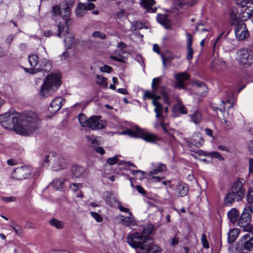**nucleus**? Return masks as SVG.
I'll use <instances>...</instances> for the list:
<instances>
[{"instance_id": "18", "label": "nucleus", "mask_w": 253, "mask_h": 253, "mask_svg": "<svg viewBox=\"0 0 253 253\" xmlns=\"http://www.w3.org/2000/svg\"><path fill=\"white\" fill-rule=\"evenodd\" d=\"M175 78L176 80L175 86L179 89H182L184 88V82L189 79V76L186 73H180L176 74Z\"/></svg>"}, {"instance_id": "49", "label": "nucleus", "mask_w": 253, "mask_h": 253, "mask_svg": "<svg viewBox=\"0 0 253 253\" xmlns=\"http://www.w3.org/2000/svg\"><path fill=\"white\" fill-rule=\"evenodd\" d=\"M90 214L97 222H101L102 221V217L97 212L91 211Z\"/></svg>"}, {"instance_id": "35", "label": "nucleus", "mask_w": 253, "mask_h": 253, "mask_svg": "<svg viewBox=\"0 0 253 253\" xmlns=\"http://www.w3.org/2000/svg\"><path fill=\"white\" fill-rule=\"evenodd\" d=\"M239 235V231L236 229L230 230L228 234L227 241L229 243H233Z\"/></svg>"}, {"instance_id": "37", "label": "nucleus", "mask_w": 253, "mask_h": 253, "mask_svg": "<svg viewBox=\"0 0 253 253\" xmlns=\"http://www.w3.org/2000/svg\"><path fill=\"white\" fill-rule=\"evenodd\" d=\"M65 36L66 37L64 39L65 45L66 47L70 48L75 43L74 36L70 33H68V34Z\"/></svg>"}, {"instance_id": "41", "label": "nucleus", "mask_w": 253, "mask_h": 253, "mask_svg": "<svg viewBox=\"0 0 253 253\" xmlns=\"http://www.w3.org/2000/svg\"><path fill=\"white\" fill-rule=\"evenodd\" d=\"M219 107L216 106L215 104H211V108L216 112H217L218 110L220 111L221 112H223L225 110V103L223 101H221V104L219 105Z\"/></svg>"}, {"instance_id": "64", "label": "nucleus", "mask_w": 253, "mask_h": 253, "mask_svg": "<svg viewBox=\"0 0 253 253\" xmlns=\"http://www.w3.org/2000/svg\"><path fill=\"white\" fill-rule=\"evenodd\" d=\"M248 149L249 151L253 154V141H250L248 143Z\"/></svg>"}, {"instance_id": "22", "label": "nucleus", "mask_w": 253, "mask_h": 253, "mask_svg": "<svg viewBox=\"0 0 253 253\" xmlns=\"http://www.w3.org/2000/svg\"><path fill=\"white\" fill-rule=\"evenodd\" d=\"M198 0H178L176 3V7L177 9L179 8H185L189 6H192L198 2Z\"/></svg>"}, {"instance_id": "38", "label": "nucleus", "mask_w": 253, "mask_h": 253, "mask_svg": "<svg viewBox=\"0 0 253 253\" xmlns=\"http://www.w3.org/2000/svg\"><path fill=\"white\" fill-rule=\"evenodd\" d=\"M96 82L99 85L102 86L104 88L107 87L108 84L107 79L101 75H97L96 76Z\"/></svg>"}, {"instance_id": "2", "label": "nucleus", "mask_w": 253, "mask_h": 253, "mask_svg": "<svg viewBox=\"0 0 253 253\" xmlns=\"http://www.w3.org/2000/svg\"><path fill=\"white\" fill-rule=\"evenodd\" d=\"M162 78L161 77L154 78L152 83V91L148 90L145 91L144 94L143 98L152 99V104L155 106L154 112L156 113V118L162 117V105L158 102V100L161 98V96L158 94H161L164 100L167 103H169V98L167 89L163 86H159V84L162 82Z\"/></svg>"}, {"instance_id": "6", "label": "nucleus", "mask_w": 253, "mask_h": 253, "mask_svg": "<svg viewBox=\"0 0 253 253\" xmlns=\"http://www.w3.org/2000/svg\"><path fill=\"white\" fill-rule=\"evenodd\" d=\"M230 20L231 25H234V32L237 39L239 41L243 40L249 37L246 24L240 20L238 17L237 10L234 8L230 13Z\"/></svg>"}, {"instance_id": "32", "label": "nucleus", "mask_w": 253, "mask_h": 253, "mask_svg": "<svg viewBox=\"0 0 253 253\" xmlns=\"http://www.w3.org/2000/svg\"><path fill=\"white\" fill-rule=\"evenodd\" d=\"M189 116L191 121L195 124H199L202 120L201 113L198 110L194 111Z\"/></svg>"}, {"instance_id": "14", "label": "nucleus", "mask_w": 253, "mask_h": 253, "mask_svg": "<svg viewBox=\"0 0 253 253\" xmlns=\"http://www.w3.org/2000/svg\"><path fill=\"white\" fill-rule=\"evenodd\" d=\"M100 116H93L89 118L88 124L87 127L92 129L104 128L105 127V123L101 119Z\"/></svg>"}, {"instance_id": "31", "label": "nucleus", "mask_w": 253, "mask_h": 253, "mask_svg": "<svg viewBox=\"0 0 253 253\" xmlns=\"http://www.w3.org/2000/svg\"><path fill=\"white\" fill-rule=\"evenodd\" d=\"M69 26L66 25L65 26L63 24L60 22L58 25V33L57 34V36L61 38L62 36H65L68 34L69 33V28L68 27Z\"/></svg>"}, {"instance_id": "12", "label": "nucleus", "mask_w": 253, "mask_h": 253, "mask_svg": "<svg viewBox=\"0 0 253 253\" xmlns=\"http://www.w3.org/2000/svg\"><path fill=\"white\" fill-rule=\"evenodd\" d=\"M237 60L238 63L245 67H249L252 64V56L249 54V50L242 48L237 51Z\"/></svg>"}, {"instance_id": "62", "label": "nucleus", "mask_w": 253, "mask_h": 253, "mask_svg": "<svg viewBox=\"0 0 253 253\" xmlns=\"http://www.w3.org/2000/svg\"><path fill=\"white\" fill-rule=\"evenodd\" d=\"M118 47L120 48L122 52L124 53L125 51L123 50V49L126 48V45L125 42H121L118 43Z\"/></svg>"}, {"instance_id": "13", "label": "nucleus", "mask_w": 253, "mask_h": 253, "mask_svg": "<svg viewBox=\"0 0 253 253\" xmlns=\"http://www.w3.org/2000/svg\"><path fill=\"white\" fill-rule=\"evenodd\" d=\"M248 2L250 3H247L245 5L237 4L242 8L240 16L242 21L250 18L253 14V0H249Z\"/></svg>"}, {"instance_id": "53", "label": "nucleus", "mask_w": 253, "mask_h": 253, "mask_svg": "<svg viewBox=\"0 0 253 253\" xmlns=\"http://www.w3.org/2000/svg\"><path fill=\"white\" fill-rule=\"evenodd\" d=\"M202 24H199L196 28V30L197 31H199L201 33H203L204 32H209L211 30V28L209 27L208 28H201V26H202Z\"/></svg>"}, {"instance_id": "5", "label": "nucleus", "mask_w": 253, "mask_h": 253, "mask_svg": "<svg viewBox=\"0 0 253 253\" xmlns=\"http://www.w3.org/2000/svg\"><path fill=\"white\" fill-rule=\"evenodd\" d=\"M28 60L31 68H26L25 71L31 74H34L42 71L49 72L52 68L51 64L49 60L43 58L40 62L39 57L36 54L29 55Z\"/></svg>"}, {"instance_id": "60", "label": "nucleus", "mask_w": 253, "mask_h": 253, "mask_svg": "<svg viewBox=\"0 0 253 253\" xmlns=\"http://www.w3.org/2000/svg\"><path fill=\"white\" fill-rule=\"evenodd\" d=\"M86 139L91 142V144H95L96 142V138L95 136H86Z\"/></svg>"}, {"instance_id": "56", "label": "nucleus", "mask_w": 253, "mask_h": 253, "mask_svg": "<svg viewBox=\"0 0 253 253\" xmlns=\"http://www.w3.org/2000/svg\"><path fill=\"white\" fill-rule=\"evenodd\" d=\"M60 11L61 9L58 6L55 5L52 7V13L54 15H59L60 16Z\"/></svg>"}, {"instance_id": "21", "label": "nucleus", "mask_w": 253, "mask_h": 253, "mask_svg": "<svg viewBox=\"0 0 253 253\" xmlns=\"http://www.w3.org/2000/svg\"><path fill=\"white\" fill-rule=\"evenodd\" d=\"M187 37V55L186 59L188 60H191L193 58V49L192 47L193 43V37L192 35L188 33H186Z\"/></svg>"}, {"instance_id": "17", "label": "nucleus", "mask_w": 253, "mask_h": 253, "mask_svg": "<svg viewBox=\"0 0 253 253\" xmlns=\"http://www.w3.org/2000/svg\"><path fill=\"white\" fill-rule=\"evenodd\" d=\"M63 99L61 97L55 98L50 103L48 110L51 114H54L60 109L62 106Z\"/></svg>"}, {"instance_id": "19", "label": "nucleus", "mask_w": 253, "mask_h": 253, "mask_svg": "<svg viewBox=\"0 0 253 253\" xmlns=\"http://www.w3.org/2000/svg\"><path fill=\"white\" fill-rule=\"evenodd\" d=\"M71 10L69 6L65 4L63 8L61 9L60 16L65 21V23L67 26H70L72 24V20L70 18Z\"/></svg>"}, {"instance_id": "55", "label": "nucleus", "mask_w": 253, "mask_h": 253, "mask_svg": "<svg viewBox=\"0 0 253 253\" xmlns=\"http://www.w3.org/2000/svg\"><path fill=\"white\" fill-rule=\"evenodd\" d=\"M118 161V158L116 156L113 157L112 158H108L107 159V163H108L110 165H113L116 164Z\"/></svg>"}, {"instance_id": "45", "label": "nucleus", "mask_w": 253, "mask_h": 253, "mask_svg": "<svg viewBox=\"0 0 253 253\" xmlns=\"http://www.w3.org/2000/svg\"><path fill=\"white\" fill-rule=\"evenodd\" d=\"M92 37L94 38H99L100 39H104L106 35L104 33L99 31H95L92 34Z\"/></svg>"}, {"instance_id": "7", "label": "nucleus", "mask_w": 253, "mask_h": 253, "mask_svg": "<svg viewBox=\"0 0 253 253\" xmlns=\"http://www.w3.org/2000/svg\"><path fill=\"white\" fill-rule=\"evenodd\" d=\"M153 227L149 225L145 227L141 233L134 232L129 235L126 238L127 243L132 248H136V246L144 244L146 242L152 241V239L149 236L152 232Z\"/></svg>"}, {"instance_id": "58", "label": "nucleus", "mask_w": 253, "mask_h": 253, "mask_svg": "<svg viewBox=\"0 0 253 253\" xmlns=\"http://www.w3.org/2000/svg\"><path fill=\"white\" fill-rule=\"evenodd\" d=\"M14 38V36L13 35H8L5 40V42L8 45H10Z\"/></svg>"}, {"instance_id": "34", "label": "nucleus", "mask_w": 253, "mask_h": 253, "mask_svg": "<svg viewBox=\"0 0 253 253\" xmlns=\"http://www.w3.org/2000/svg\"><path fill=\"white\" fill-rule=\"evenodd\" d=\"M76 15L78 17H82L86 13V10L84 4L82 2H80L75 10Z\"/></svg>"}, {"instance_id": "11", "label": "nucleus", "mask_w": 253, "mask_h": 253, "mask_svg": "<svg viewBox=\"0 0 253 253\" xmlns=\"http://www.w3.org/2000/svg\"><path fill=\"white\" fill-rule=\"evenodd\" d=\"M251 214L247 211V208H245L237 222V224L244 231L251 232L253 229L251 224Z\"/></svg>"}, {"instance_id": "52", "label": "nucleus", "mask_w": 253, "mask_h": 253, "mask_svg": "<svg viewBox=\"0 0 253 253\" xmlns=\"http://www.w3.org/2000/svg\"><path fill=\"white\" fill-rule=\"evenodd\" d=\"M86 10H91L95 8V5L92 2L84 3Z\"/></svg>"}, {"instance_id": "24", "label": "nucleus", "mask_w": 253, "mask_h": 253, "mask_svg": "<svg viewBox=\"0 0 253 253\" xmlns=\"http://www.w3.org/2000/svg\"><path fill=\"white\" fill-rule=\"evenodd\" d=\"M155 4L154 0H141L140 4L144 8L146 9L148 12H156V8L154 9L152 8L153 6Z\"/></svg>"}, {"instance_id": "47", "label": "nucleus", "mask_w": 253, "mask_h": 253, "mask_svg": "<svg viewBox=\"0 0 253 253\" xmlns=\"http://www.w3.org/2000/svg\"><path fill=\"white\" fill-rule=\"evenodd\" d=\"M201 242H202L203 246L205 248L208 249L209 248V243L207 240L206 235L205 234H203L202 235Z\"/></svg>"}, {"instance_id": "48", "label": "nucleus", "mask_w": 253, "mask_h": 253, "mask_svg": "<svg viewBox=\"0 0 253 253\" xmlns=\"http://www.w3.org/2000/svg\"><path fill=\"white\" fill-rule=\"evenodd\" d=\"M247 201L249 203L253 202V188H250L247 195Z\"/></svg>"}, {"instance_id": "1", "label": "nucleus", "mask_w": 253, "mask_h": 253, "mask_svg": "<svg viewBox=\"0 0 253 253\" xmlns=\"http://www.w3.org/2000/svg\"><path fill=\"white\" fill-rule=\"evenodd\" d=\"M38 117L34 112H6L0 115V124L6 129H12L17 134L28 136L39 127Z\"/></svg>"}, {"instance_id": "54", "label": "nucleus", "mask_w": 253, "mask_h": 253, "mask_svg": "<svg viewBox=\"0 0 253 253\" xmlns=\"http://www.w3.org/2000/svg\"><path fill=\"white\" fill-rule=\"evenodd\" d=\"M100 70L102 72L110 73L112 68L108 65H104L103 67H101Z\"/></svg>"}, {"instance_id": "28", "label": "nucleus", "mask_w": 253, "mask_h": 253, "mask_svg": "<svg viewBox=\"0 0 253 253\" xmlns=\"http://www.w3.org/2000/svg\"><path fill=\"white\" fill-rule=\"evenodd\" d=\"M191 143L197 147H201L204 143V139L201 134L200 133L194 134Z\"/></svg>"}, {"instance_id": "43", "label": "nucleus", "mask_w": 253, "mask_h": 253, "mask_svg": "<svg viewBox=\"0 0 253 253\" xmlns=\"http://www.w3.org/2000/svg\"><path fill=\"white\" fill-rule=\"evenodd\" d=\"M176 108L178 111L183 114L187 113V111L186 107L181 103H179L177 104Z\"/></svg>"}, {"instance_id": "50", "label": "nucleus", "mask_w": 253, "mask_h": 253, "mask_svg": "<svg viewBox=\"0 0 253 253\" xmlns=\"http://www.w3.org/2000/svg\"><path fill=\"white\" fill-rule=\"evenodd\" d=\"M1 200L6 203L15 202L16 200V198L15 197H3L1 198Z\"/></svg>"}, {"instance_id": "63", "label": "nucleus", "mask_w": 253, "mask_h": 253, "mask_svg": "<svg viewBox=\"0 0 253 253\" xmlns=\"http://www.w3.org/2000/svg\"><path fill=\"white\" fill-rule=\"evenodd\" d=\"M13 230L16 235L20 236L21 234V228L19 226L12 227Z\"/></svg>"}, {"instance_id": "42", "label": "nucleus", "mask_w": 253, "mask_h": 253, "mask_svg": "<svg viewBox=\"0 0 253 253\" xmlns=\"http://www.w3.org/2000/svg\"><path fill=\"white\" fill-rule=\"evenodd\" d=\"M144 27L143 23L139 21H134L132 23V27L131 29L132 31H136L137 30H140L143 28Z\"/></svg>"}, {"instance_id": "27", "label": "nucleus", "mask_w": 253, "mask_h": 253, "mask_svg": "<svg viewBox=\"0 0 253 253\" xmlns=\"http://www.w3.org/2000/svg\"><path fill=\"white\" fill-rule=\"evenodd\" d=\"M196 85V90L197 93L199 95L204 96L205 93L207 91L208 88L205 84L200 81H196L195 82Z\"/></svg>"}, {"instance_id": "9", "label": "nucleus", "mask_w": 253, "mask_h": 253, "mask_svg": "<svg viewBox=\"0 0 253 253\" xmlns=\"http://www.w3.org/2000/svg\"><path fill=\"white\" fill-rule=\"evenodd\" d=\"M122 134H127L131 137L141 138L150 143H154L159 140V137L156 134L144 131L138 127H136L133 129H127L124 131Z\"/></svg>"}, {"instance_id": "15", "label": "nucleus", "mask_w": 253, "mask_h": 253, "mask_svg": "<svg viewBox=\"0 0 253 253\" xmlns=\"http://www.w3.org/2000/svg\"><path fill=\"white\" fill-rule=\"evenodd\" d=\"M240 242L244 250L249 251L253 250V233L249 232L246 234L242 237Z\"/></svg>"}, {"instance_id": "16", "label": "nucleus", "mask_w": 253, "mask_h": 253, "mask_svg": "<svg viewBox=\"0 0 253 253\" xmlns=\"http://www.w3.org/2000/svg\"><path fill=\"white\" fill-rule=\"evenodd\" d=\"M139 248L142 251H146L147 253H161V250L157 245L153 244L152 241L146 242L144 244L142 243L136 246V248Z\"/></svg>"}, {"instance_id": "23", "label": "nucleus", "mask_w": 253, "mask_h": 253, "mask_svg": "<svg viewBox=\"0 0 253 253\" xmlns=\"http://www.w3.org/2000/svg\"><path fill=\"white\" fill-rule=\"evenodd\" d=\"M103 196L106 204L110 207H113L114 204L118 202L116 199L113 197V193L111 191L104 192Z\"/></svg>"}, {"instance_id": "33", "label": "nucleus", "mask_w": 253, "mask_h": 253, "mask_svg": "<svg viewBox=\"0 0 253 253\" xmlns=\"http://www.w3.org/2000/svg\"><path fill=\"white\" fill-rule=\"evenodd\" d=\"M49 224L52 227L57 229H62L65 227L64 222L60 221L56 218H53L49 221Z\"/></svg>"}, {"instance_id": "3", "label": "nucleus", "mask_w": 253, "mask_h": 253, "mask_svg": "<svg viewBox=\"0 0 253 253\" xmlns=\"http://www.w3.org/2000/svg\"><path fill=\"white\" fill-rule=\"evenodd\" d=\"M61 77L58 74L51 73L46 77L39 92L41 98H46L53 94L60 86Z\"/></svg>"}, {"instance_id": "61", "label": "nucleus", "mask_w": 253, "mask_h": 253, "mask_svg": "<svg viewBox=\"0 0 253 253\" xmlns=\"http://www.w3.org/2000/svg\"><path fill=\"white\" fill-rule=\"evenodd\" d=\"M81 184L80 183H73L70 185V188L74 191H77Z\"/></svg>"}, {"instance_id": "39", "label": "nucleus", "mask_w": 253, "mask_h": 253, "mask_svg": "<svg viewBox=\"0 0 253 253\" xmlns=\"http://www.w3.org/2000/svg\"><path fill=\"white\" fill-rule=\"evenodd\" d=\"M157 19L158 22L166 28L169 29V22L165 15H160L158 16Z\"/></svg>"}, {"instance_id": "25", "label": "nucleus", "mask_w": 253, "mask_h": 253, "mask_svg": "<svg viewBox=\"0 0 253 253\" xmlns=\"http://www.w3.org/2000/svg\"><path fill=\"white\" fill-rule=\"evenodd\" d=\"M240 212L239 211L235 209H231L227 213L228 217L231 222L233 223H236L239 218Z\"/></svg>"}, {"instance_id": "36", "label": "nucleus", "mask_w": 253, "mask_h": 253, "mask_svg": "<svg viewBox=\"0 0 253 253\" xmlns=\"http://www.w3.org/2000/svg\"><path fill=\"white\" fill-rule=\"evenodd\" d=\"M121 216L123 218L121 220V223L122 224L127 226H129L130 225H133L134 224V220L133 217L131 215L129 216H125L124 215H121Z\"/></svg>"}, {"instance_id": "46", "label": "nucleus", "mask_w": 253, "mask_h": 253, "mask_svg": "<svg viewBox=\"0 0 253 253\" xmlns=\"http://www.w3.org/2000/svg\"><path fill=\"white\" fill-rule=\"evenodd\" d=\"M118 207L120 211L122 212H128L129 215L132 216V213L129 211L128 209L125 208L122 206V203L121 202H117Z\"/></svg>"}, {"instance_id": "4", "label": "nucleus", "mask_w": 253, "mask_h": 253, "mask_svg": "<svg viewBox=\"0 0 253 253\" xmlns=\"http://www.w3.org/2000/svg\"><path fill=\"white\" fill-rule=\"evenodd\" d=\"M244 180L239 179L232 185L230 190L226 194L224 199L225 206L231 205L236 200L237 201L242 200L244 197L246 190L243 188Z\"/></svg>"}, {"instance_id": "26", "label": "nucleus", "mask_w": 253, "mask_h": 253, "mask_svg": "<svg viewBox=\"0 0 253 253\" xmlns=\"http://www.w3.org/2000/svg\"><path fill=\"white\" fill-rule=\"evenodd\" d=\"M188 187L187 184L183 183H179L176 187V192L180 197L186 195L188 192Z\"/></svg>"}, {"instance_id": "29", "label": "nucleus", "mask_w": 253, "mask_h": 253, "mask_svg": "<svg viewBox=\"0 0 253 253\" xmlns=\"http://www.w3.org/2000/svg\"><path fill=\"white\" fill-rule=\"evenodd\" d=\"M154 169L149 171V175H152L157 174L160 172H162L167 170V167L165 164L159 163L156 166H154Z\"/></svg>"}, {"instance_id": "10", "label": "nucleus", "mask_w": 253, "mask_h": 253, "mask_svg": "<svg viewBox=\"0 0 253 253\" xmlns=\"http://www.w3.org/2000/svg\"><path fill=\"white\" fill-rule=\"evenodd\" d=\"M33 175L32 167L25 166L15 169L11 173V178L16 180H23L30 178Z\"/></svg>"}, {"instance_id": "59", "label": "nucleus", "mask_w": 253, "mask_h": 253, "mask_svg": "<svg viewBox=\"0 0 253 253\" xmlns=\"http://www.w3.org/2000/svg\"><path fill=\"white\" fill-rule=\"evenodd\" d=\"M110 58L113 60L119 62L120 63H125V62L124 58L122 57H119L116 56H111Z\"/></svg>"}, {"instance_id": "44", "label": "nucleus", "mask_w": 253, "mask_h": 253, "mask_svg": "<svg viewBox=\"0 0 253 253\" xmlns=\"http://www.w3.org/2000/svg\"><path fill=\"white\" fill-rule=\"evenodd\" d=\"M164 55V57L166 58V59H167L169 61L173 60L175 58H178V57H177L172 52H170L169 51H166L165 54Z\"/></svg>"}, {"instance_id": "30", "label": "nucleus", "mask_w": 253, "mask_h": 253, "mask_svg": "<svg viewBox=\"0 0 253 253\" xmlns=\"http://www.w3.org/2000/svg\"><path fill=\"white\" fill-rule=\"evenodd\" d=\"M65 179L63 178L55 179L51 183V186L55 190H61L63 189Z\"/></svg>"}, {"instance_id": "51", "label": "nucleus", "mask_w": 253, "mask_h": 253, "mask_svg": "<svg viewBox=\"0 0 253 253\" xmlns=\"http://www.w3.org/2000/svg\"><path fill=\"white\" fill-rule=\"evenodd\" d=\"M211 157H213L218 159L219 160H223L224 159L221 155L217 152H212L209 154Z\"/></svg>"}, {"instance_id": "8", "label": "nucleus", "mask_w": 253, "mask_h": 253, "mask_svg": "<svg viewBox=\"0 0 253 253\" xmlns=\"http://www.w3.org/2000/svg\"><path fill=\"white\" fill-rule=\"evenodd\" d=\"M42 160L45 166H50L51 169L54 171L65 169L68 166V162L64 157L53 152L44 156Z\"/></svg>"}, {"instance_id": "57", "label": "nucleus", "mask_w": 253, "mask_h": 253, "mask_svg": "<svg viewBox=\"0 0 253 253\" xmlns=\"http://www.w3.org/2000/svg\"><path fill=\"white\" fill-rule=\"evenodd\" d=\"M249 172L250 173H253V158H249Z\"/></svg>"}, {"instance_id": "20", "label": "nucleus", "mask_w": 253, "mask_h": 253, "mask_svg": "<svg viewBox=\"0 0 253 253\" xmlns=\"http://www.w3.org/2000/svg\"><path fill=\"white\" fill-rule=\"evenodd\" d=\"M72 176L74 178H78L82 176L86 173L85 168L82 166L74 165L71 169Z\"/></svg>"}, {"instance_id": "40", "label": "nucleus", "mask_w": 253, "mask_h": 253, "mask_svg": "<svg viewBox=\"0 0 253 253\" xmlns=\"http://www.w3.org/2000/svg\"><path fill=\"white\" fill-rule=\"evenodd\" d=\"M78 120L82 126L84 127H87L88 124L89 118L86 119L85 115L81 113L78 116Z\"/></svg>"}]
</instances>
